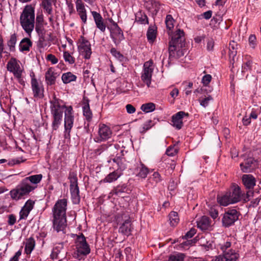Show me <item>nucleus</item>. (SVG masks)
<instances>
[{
	"mask_svg": "<svg viewBox=\"0 0 261 261\" xmlns=\"http://www.w3.org/2000/svg\"><path fill=\"white\" fill-rule=\"evenodd\" d=\"M42 178V175L36 174L31 175L24 178L15 188L10 192L11 198L15 201L24 199L36 188V185L40 182Z\"/></svg>",
	"mask_w": 261,
	"mask_h": 261,
	"instance_id": "nucleus-1",
	"label": "nucleus"
},
{
	"mask_svg": "<svg viewBox=\"0 0 261 261\" xmlns=\"http://www.w3.org/2000/svg\"><path fill=\"white\" fill-rule=\"evenodd\" d=\"M51 114L53 117L51 126L54 130H57L61 124L63 113L66 110V107L64 102L55 96L50 101Z\"/></svg>",
	"mask_w": 261,
	"mask_h": 261,
	"instance_id": "nucleus-2",
	"label": "nucleus"
},
{
	"mask_svg": "<svg viewBox=\"0 0 261 261\" xmlns=\"http://www.w3.org/2000/svg\"><path fill=\"white\" fill-rule=\"evenodd\" d=\"M243 196L244 192L241 188L238 185L233 184L229 191L217 197V201L221 205L226 206L241 201Z\"/></svg>",
	"mask_w": 261,
	"mask_h": 261,
	"instance_id": "nucleus-3",
	"label": "nucleus"
},
{
	"mask_svg": "<svg viewBox=\"0 0 261 261\" xmlns=\"http://www.w3.org/2000/svg\"><path fill=\"white\" fill-rule=\"evenodd\" d=\"M184 32L177 30L171 36L169 42V53L170 57L178 58L183 55L181 48L185 46Z\"/></svg>",
	"mask_w": 261,
	"mask_h": 261,
	"instance_id": "nucleus-4",
	"label": "nucleus"
},
{
	"mask_svg": "<svg viewBox=\"0 0 261 261\" xmlns=\"http://www.w3.org/2000/svg\"><path fill=\"white\" fill-rule=\"evenodd\" d=\"M20 23L24 31L31 36L35 27V10L31 5H27L20 16Z\"/></svg>",
	"mask_w": 261,
	"mask_h": 261,
	"instance_id": "nucleus-5",
	"label": "nucleus"
},
{
	"mask_svg": "<svg viewBox=\"0 0 261 261\" xmlns=\"http://www.w3.org/2000/svg\"><path fill=\"white\" fill-rule=\"evenodd\" d=\"M68 178L72 202L74 204H78L80 202V196L76 174L74 172H70Z\"/></svg>",
	"mask_w": 261,
	"mask_h": 261,
	"instance_id": "nucleus-6",
	"label": "nucleus"
},
{
	"mask_svg": "<svg viewBox=\"0 0 261 261\" xmlns=\"http://www.w3.org/2000/svg\"><path fill=\"white\" fill-rule=\"evenodd\" d=\"M74 116L73 109L71 106H68L65 111L64 115V136L66 138H69L70 132L73 125Z\"/></svg>",
	"mask_w": 261,
	"mask_h": 261,
	"instance_id": "nucleus-7",
	"label": "nucleus"
},
{
	"mask_svg": "<svg viewBox=\"0 0 261 261\" xmlns=\"http://www.w3.org/2000/svg\"><path fill=\"white\" fill-rule=\"evenodd\" d=\"M7 69L13 74L14 77L17 79L21 84L24 83L21 79L23 69L20 66L19 62L15 58L10 59L7 64Z\"/></svg>",
	"mask_w": 261,
	"mask_h": 261,
	"instance_id": "nucleus-8",
	"label": "nucleus"
},
{
	"mask_svg": "<svg viewBox=\"0 0 261 261\" xmlns=\"http://www.w3.org/2000/svg\"><path fill=\"white\" fill-rule=\"evenodd\" d=\"M76 258L81 259V255L86 256L90 252V248L83 234L79 236L76 243Z\"/></svg>",
	"mask_w": 261,
	"mask_h": 261,
	"instance_id": "nucleus-9",
	"label": "nucleus"
},
{
	"mask_svg": "<svg viewBox=\"0 0 261 261\" xmlns=\"http://www.w3.org/2000/svg\"><path fill=\"white\" fill-rule=\"evenodd\" d=\"M78 50L81 55L86 59L90 58L92 54L90 42L83 36H81L77 43Z\"/></svg>",
	"mask_w": 261,
	"mask_h": 261,
	"instance_id": "nucleus-10",
	"label": "nucleus"
},
{
	"mask_svg": "<svg viewBox=\"0 0 261 261\" xmlns=\"http://www.w3.org/2000/svg\"><path fill=\"white\" fill-rule=\"evenodd\" d=\"M153 70L152 60L145 62L144 64L143 70L141 75L142 81L149 87L151 84L152 74Z\"/></svg>",
	"mask_w": 261,
	"mask_h": 261,
	"instance_id": "nucleus-11",
	"label": "nucleus"
},
{
	"mask_svg": "<svg viewBox=\"0 0 261 261\" xmlns=\"http://www.w3.org/2000/svg\"><path fill=\"white\" fill-rule=\"evenodd\" d=\"M239 213L235 209H230L226 212L222 218V223L225 227L233 224L239 219Z\"/></svg>",
	"mask_w": 261,
	"mask_h": 261,
	"instance_id": "nucleus-12",
	"label": "nucleus"
},
{
	"mask_svg": "<svg viewBox=\"0 0 261 261\" xmlns=\"http://www.w3.org/2000/svg\"><path fill=\"white\" fill-rule=\"evenodd\" d=\"M67 203V200L65 199L58 200L53 209V216L66 217Z\"/></svg>",
	"mask_w": 261,
	"mask_h": 261,
	"instance_id": "nucleus-13",
	"label": "nucleus"
},
{
	"mask_svg": "<svg viewBox=\"0 0 261 261\" xmlns=\"http://www.w3.org/2000/svg\"><path fill=\"white\" fill-rule=\"evenodd\" d=\"M112 134V130L109 126L104 124H99L98 136L94 138V140L96 142L105 141L111 137Z\"/></svg>",
	"mask_w": 261,
	"mask_h": 261,
	"instance_id": "nucleus-14",
	"label": "nucleus"
},
{
	"mask_svg": "<svg viewBox=\"0 0 261 261\" xmlns=\"http://www.w3.org/2000/svg\"><path fill=\"white\" fill-rule=\"evenodd\" d=\"M113 28L111 31L110 36L114 43L117 45L124 39L123 33L118 24L115 22H113Z\"/></svg>",
	"mask_w": 261,
	"mask_h": 261,
	"instance_id": "nucleus-15",
	"label": "nucleus"
},
{
	"mask_svg": "<svg viewBox=\"0 0 261 261\" xmlns=\"http://www.w3.org/2000/svg\"><path fill=\"white\" fill-rule=\"evenodd\" d=\"M238 258V254L231 249H228V252H224L223 255L216 256L215 259L212 261H237Z\"/></svg>",
	"mask_w": 261,
	"mask_h": 261,
	"instance_id": "nucleus-16",
	"label": "nucleus"
},
{
	"mask_svg": "<svg viewBox=\"0 0 261 261\" xmlns=\"http://www.w3.org/2000/svg\"><path fill=\"white\" fill-rule=\"evenodd\" d=\"M66 225V217H54L53 228L58 232L60 231L64 232Z\"/></svg>",
	"mask_w": 261,
	"mask_h": 261,
	"instance_id": "nucleus-17",
	"label": "nucleus"
},
{
	"mask_svg": "<svg viewBox=\"0 0 261 261\" xmlns=\"http://www.w3.org/2000/svg\"><path fill=\"white\" fill-rule=\"evenodd\" d=\"M189 114L184 111H179L172 117V122L173 126L175 127L177 129H180L182 125V118L184 116H188Z\"/></svg>",
	"mask_w": 261,
	"mask_h": 261,
	"instance_id": "nucleus-18",
	"label": "nucleus"
},
{
	"mask_svg": "<svg viewBox=\"0 0 261 261\" xmlns=\"http://www.w3.org/2000/svg\"><path fill=\"white\" fill-rule=\"evenodd\" d=\"M34 204L35 201L33 200L29 199L26 201L19 213L20 219H25L27 218L30 212L33 208Z\"/></svg>",
	"mask_w": 261,
	"mask_h": 261,
	"instance_id": "nucleus-19",
	"label": "nucleus"
},
{
	"mask_svg": "<svg viewBox=\"0 0 261 261\" xmlns=\"http://www.w3.org/2000/svg\"><path fill=\"white\" fill-rule=\"evenodd\" d=\"M31 86L34 97L42 98L43 96V89L41 84H39L37 80L34 77L32 79Z\"/></svg>",
	"mask_w": 261,
	"mask_h": 261,
	"instance_id": "nucleus-20",
	"label": "nucleus"
},
{
	"mask_svg": "<svg viewBox=\"0 0 261 261\" xmlns=\"http://www.w3.org/2000/svg\"><path fill=\"white\" fill-rule=\"evenodd\" d=\"M59 74L56 72L54 68L50 67L48 69L45 74V82L47 85L55 84L56 79Z\"/></svg>",
	"mask_w": 261,
	"mask_h": 261,
	"instance_id": "nucleus-21",
	"label": "nucleus"
},
{
	"mask_svg": "<svg viewBox=\"0 0 261 261\" xmlns=\"http://www.w3.org/2000/svg\"><path fill=\"white\" fill-rule=\"evenodd\" d=\"M91 13L93 16L96 27L102 32H104L106 30V26L101 15L96 11H91Z\"/></svg>",
	"mask_w": 261,
	"mask_h": 261,
	"instance_id": "nucleus-22",
	"label": "nucleus"
},
{
	"mask_svg": "<svg viewBox=\"0 0 261 261\" xmlns=\"http://www.w3.org/2000/svg\"><path fill=\"white\" fill-rule=\"evenodd\" d=\"M255 161L254 159L249 158L240 164L241 170L245 173L249 172L255 167Z\"/></svg>",
	"mask_w": 261,
	"mask_h": 261,
	"instance_id": "nucleus-23",
	"label": "nucleus"
},
{
	"mask_svg": "<svg viewBox=\"0 0 261 261\" xmlns=\"http://www.w3.org/2000/svg\"><path fill=\"white\" fill-rule=\"evenodd\" d=\"M82 108L83 115L86 120L88 121H91L92 118V113L90 109L89 100L88 98H84Z\"/></svg>",
	"mask_w": 261,
	"mask_h": 261,
	"instance_id": "nucleus-24",
	"label": "nucleus"
},
{
	"mask_svg": "<svg viewBox=\"0 0 261 261\" xmlns=\"http://www.w3.org/2000/svg\"><path fill=\"white\" fill-rule=\"evenodd\" d=\"M242 181L245 187L249 189H253L256 183L255 178L251 174L243 175Z\"/></svg>",
	"mask_w": 261,
	"mask_h": 261,
	"instance_id": "nucleus-25",
	"label": "nucleus"
},
{
	"mask_svg": "<svg viewBox=\"0 0 261 261\" xmlns=\"http://www.w3.org/2000/svg\"><path fill=\"white\" fill-rule=\"evenodd\" d=\"M46 24H35V31L39 37V42L40 44L44 40L46 31L45 25Z\"/></svg>",
	"mask_w": 261,
	"mask_h": 261,
	"instance_id": "nucleus-26",
	"label": "nucleus"
},
{
	"mask_svg": "<svg viewBox=\"0 0 261 261\" xmlns=\"http://www.w3.org/2000/svg\"><path fill=\"white\" fill-rule=\"evenodd\" d=\"M197 227L202 230H205L210 227V222L209 218L206 216H203L200 220L197 221Z\"/></svg>",
	"mask_w": 261,
	"mask_h": 261,
	"instance_id": "nucleus-27",
	"label": "nucleus"
},
{
	"mask_svg": "<svg viewBox=\"0 0 261 261\" xmlns=\"http://www.w3.org/2000/svg\"><path fill=\"white\" fill-rule=\"evenodd\" d=\"M19 46L20 51H28L32 46V42L29 38H24L20 41Z\"/></svg>",
	"mask_w": 261,
	"mask_h": 261,
	"instance_id": "nucleus-28",
	"label": "nucleus"
},
{
	"mask_svg": "<svg viewBox=\"0 0 261 261\" xmlns=\"http://www.w3.org/2000/svg\"><path fill=\"white\" fill-rule=\"evenodd\" d=\"M119 231L123 234L129 236L131 231V224L129 220H126L120 227Z\"/></svg>",
	"mask_w": 261,
	"mask_h": 261,
	"instance_id": "nucleus-29",
	"label": "nucleus"
},
{
	"mask_svg": "<svg viewBox=\"0 0 261 261\" xmlns=\"http://www.w3.org/2000/svg\"><path fill=\"white\" fill-rule=\"evenodd\" d=\"M239 48V45L234 41H231L229 43V56L230 59H232V60H234V57L236 56L237 54V50Z\"/></svg>",
	"mask_w": 261,
	"mask_h": 261,
	"instance_id": "nucleus-30",
	"label": "nucleus"
},
{
	"mask_svg": "<svg viewBox=\"0 0 261 261\" xmlns=\"http://www.w3.org/2000/svg\"><path fill=\"white\" fill-rule=\"evenodd\" d=\"M121 173L116 170L109 174L103 180L104 182H112L116 180L120 176Z\"/></svg>",
	"mask_w": 261,
	"mask_h": 261,
	"instance_id": "nucleus-31",
	"label": "nucleus"
},
{
	"mask_svg": "<svg viewBox=\"0 0 261 261\" xmlns=\"http://www.w3.org/2000/svg\"><path fill=\"white\" fill-rule=\"evenodd\" d=\"M35 246V241L34 239L31 237L28 239L25 242V252L27 254L31 253Z\"/></svg>",
	"mask_w": 261,
	"mask_h": 261,
	"instance_id": "nucleus-32",
	"label": "nucleus"
},
{
	"mask_svg": "<svg viewBox=\"0 0 261 261\" xmlns=\"http://www.w3.org/2000/svg\"><path fill=\"white\" fill-rule=\"evenodd\" d=\"M174 19L171 15L168 14L166 16L165 19V23L166 25L167 29L168 30V34L169 36L171 35L172 30L174 28Z\"/></svg>",
	"mask_w": 261,
	"mask_h": 261,
	"instance_id": "nucleus-33",
	"label": "nucleus"
},
{
	"mask_svg": "<svg viewBox=\"0 0 261 261\" xmlns=\"http://www.w3.org/2000/svg\"><path fill=\"white\" fill-rule=\"evenodd\" d=\"M137 175L143 178H146L149 173L148 168L142 163L137 168Z\"/></svg>",
	"mask_w": 261,
	"mask_h": 261,
	"instance_id": "nucleus-34",
	"label": "nucleus"
},
{
	"mask_svg": "<svg viewBox=\"0 0 261 261\" xmlns=\"http://www.w3.org/2000/svg\"><path fill=\"white\" fill-rule=\"evenodd\" d=\"M76 76L70 72L64 73L62 75V80L64 84H68L71 82L75 81Z\"/></svg>",
	"mask_w": 261,
	"mask_h": 261,
	"instance_id": "nucleus-35",
	"label": "nucleus"
},
{
	"mask_svg": "<svg viewBox=\"0 0 261 261\" xmlns=\"http://www.w3.org/2000/svg\"><path fill=\"white\" fill-rule=\"evenodd\" d=\"M136 21L141 24H146L148 23L147 16L142 12H138L136 14Z\"/></svg>",
	"mask_w": 261,
	"mask_h": 261,
	"instance_id": "nucleus-36",
	"label": "nucleus"
},
{
	"mask_svg": "<svg viewBox=\"0 0 261 261\" xmlns=\"http://www.w3.org/2000/svg\"><path fill=\"white\" fill-rule=\"evenodd\" d=\"M155 109V105L152 102H148L143 104L141 107L142 111L145 113H149L153 111Z\"/></svg>",
	"mask_w": 261,
	"mask_h": 261,
	"instance_id": "nucleus-37",
	"label": "nucleus"
},
{
	"mask_svg": "<svg viewBox=\"0 0 261 261\" xmlns=\"http://www.w3.org/2000/svg\"><path fill=\"white\" fill-rule=\"evenodd\" d=\"M170 223L171 226H175L179 222L178 214L175 212H171L169 215Z\"/></svg>",
	"mask_w": 261,
	"mask_h": 261,
	"instance_id": "nucleus-38",
	"label": "nucleus"
},
{
	"mask_svg": "<svg viewBox=\"0 0 261 261\" xmlns=\"http://www.w3.org/2000/svg\"><path fill=\"white\" fill-rule=\"evenodd\" d=\"M17 41V37L15 34H12L10 39L7 42V45L9 47L10 51L15 50V46Z\"/></svg>",
	"mask_w": 261,
	"mask_h": 261,
	"instance_id": "nucleus-39",
	"label": "nucleus"
},
{
	"mask_svg": "<svg viewBox=\"0 0 261 261\" xmlns=\"http://www.w3.org/2000/svg\"><path fill=\"white\" fill-rule=\"evenodd\" d=\"M156 30L152 28H149L147 32V37L150 43H152L156 38Z\"/></svg>",
	"mask_w": 261,
	"mask_h": 261,
	"instance_id": "nucleus-40",
	"label": "nucleus"
},
{
	"mask_svg": "<svg viewBox=\"0 0 261 261\" xmlns=\"http://www.w3.org/2000/svg\"><path fill=\"white\" fill-rule=\"evenodd\" d=\"M42 7L48 14H52L53 8L50 0H44L42 2Z\"/></svg>",
	"mask_w": 261,
	"mask_h": 261,
	"instance_id": "nucleus-41",
	"label": "nucleus"
},
{
	"mask_svg": "<svg viewBox=\"0 0 261 261\" xmlns=\"http://www.w3.org/2000/svg\"><path fill=\"white\" fill-rule=\"evenodd\" d=\"M75 5L78 14L87 12L84 4L82 0H76Z\"/></svg>",
	"mask_w": 261,
	"mask_h": 261,
	"instance_id": "nucleus-42",
	"label": "nucleus"
},
{
	"mask_svg": "<svg viewBox=\"0 0 261 261\" xmlns=\"http://www.w3.org/2000/svg\"><path fill=\"white\" fill-rule=\"evenodd\" d=\"M185 255L181 253H178L175 255H170L168 261H184Z\"/></svg>",
	"mask_w": 261,
	"mask_h": 261,
	"instance_id": "nucleus-43",
	"label": "nucleus"
},
{
	"mask_svg": "<svg viewBox=\"0 0 261 261\" xmlns=\"http://www.w3.org/2000/svg\"><path fill=\"white\" fill-rule=\"evenodd\" d=\"M63 58L65 62L69 64H73L75 62V59L68 51H64Z\"/></svg>",
	"mask_w": 261,
	"mask_h": 261,
	"instance_id": "nucleus-44",
	"label": "nucleus"
},
{
	"mask_svg": "<svg viewBox=\"0 0 261 261\" xmlns=\"http://www.w3.org/2000/svg\"><path fill=\"white\" fill-rule=\"evenodd\" d=\"M111 53L114 57H115L120 61H123L124 59L123 56L119 51H117L115 48H112L111 49Z\"/></svg>",
	"mask_w": 261,
	"mask_h": 261,
	"instance_id": "nucleus-45",
	"label": "nucleus"
},
{
	"mask_svg": "<svg viewBox=\"0 0 261 261\" xmlns=\"http://www.w3.org/2000/svg\"><path fill=\"white\" fill-rule=\"evenodd\" d=\"M212 100H213L212 97L210 95H208L207 97H206L204 98H202L201 99H200L199 102H200L201 106L205 108L208 106L210 101Z\"/></svg>",
	"mask_w": 261,
	"mask_h": 261,
	"instance_id": "nucleus-46",
	"label": "nucleus"
},
{
	"mask_svg": "<svg viewBox=\"0 0 261 261\" xmlns=\"http://www.w3.org/2000/svg\"><path fill=\"white\" fill-rule=\"evenodd\" d=\"M126 188L122 186H117L116 188L112 190L111 194L116 195H120L121 193L125 192Z\"/></svg>",
	"mask_w": 261,
	"mask_h": 261,
	"instance_id": "nucleus-47",
	"label": "nucleus"
},
{
	"mask_svg": "<svg viewBox=\"0 0 261 261\" xmlns=\"http://www.w3.org/2000/svg\"><path fill=\"white\" fill-rule=\"evenodd\" d=\"M178 152V150L174 146H170L166 150V154L168 156H173L175 155Z\"/></svg>",
	"mask_w": 261,
	"mask_h": 261,
	"instance_id": "nucleus-48",
	"label": "nucleus"
},
{
	"mask_svg": "<svg viewBox=\"0 0 261 261\" xmlns=\"http://www.w3.org/2000/svg\"><path fill=\"white\" fill-rule=\"evenodd\" d=\"M220 249L222 251L223 253L224 252H228L227 250L229 249L231 246V242L229 241H226L223 244L219 245Z\"/></svg>",
	"mask_w": 261,
	"mask_h": 261,
	"instance_id": "nucleus-49",
	"label": "nucleus"
},
{
	"mask_svg": "<svg viewBox=\"0 0 261 261\" xmlns=\"http://www.w3.org/2000/svg\"><path fill=\"white\" fill-rule=\"evenodd\" d=\"M252 66V61H248L244 63L242 67V72H245L246 71L250 70Z\"/></svg>",
	"mask_w": 261,
	"mask_h": 261,
	"instance_id": "nucleus-50",
	"label": "nucleus"
},
{
	"mask_svg": "<svg viewBox=\"0 0 261 261\" xmlns=\"http://www.w3.org/2000/svg\"><path fill=\"white\" fill-rule=\"evenodd\" d=\"M46 59L53 64H56L58 62V59L53 54H48L46 56Z\"/></svg>",
	"mask_w": 261,
	"mask_h": 261,
	"instance_id": "nucleus-51",
	"label": "nucleus"
},
{
	"mask_svg": "<svg viewBox=\"0 0 261 261\" xmlns=\"http://www.w3.org/2000/svg\"><path fill=\"white\" fill-rule=\"evenodd\" d=\"M150 179L153 180L156 184L162 181V177L160 174L157 172H154Z\"/></svg>",
	"mask_w": 261,
	"mask_h": 261,
	"instance_id": "nucleus-52",
	"label": "nucleus"
},
{
	"mask_svg": "<svg viewBox=\"0 0 261 261\" xmlns=\"http://www.w3.org/2000/svg\"><path fill=\"white\" fill-rule=\"evenodd\" d=\"M114 162L117 163V164L118 165V168L120 170H123L125 169L126 166H125V164H123L121 159H120L119 158L114 159Z\"/></svg>",
	"mask_w": 261,
	"mask_h": 261,
	"instance_id": "nucleus-53",
	"label": "nucleus"
},
{
	"mask_svg": "<svg viewBox=\"0 0 261 261\" xmlns=\"http://www.w3.org/2000/svg\"><path fill=\"white\" fill-rule=\"evenodd\" d=\"M211 80L212 76L210 74H206L203 76L202 83L204 85L207 86L211 82Z\"/></svg>",
	"mask_w": 261,
	"mask_h": 261,
	"instance_id": "nucleus-54",
	"label": "nucleus"
},
{
	"mask_svg": "<svg viewBox=\"0 0 261 261\" xmlns=\"http://www.w3.org/2000/svg\"><path fill=\"white\" fill-rule=\"evenodd\" d=\"M253 192L252 191H247L246 194L244 193L242 200L245 202L248 201L250 200V197L253 196Z\"/></svg>",
	"mask_w": 261,
	"mask_h": 261,
	"instance_id": "nucleus-55",
	"label": "nucleus"
},
{
	"mask_svg": "<svg viewBox=\"0 0 261 261\" xmlns=\"http://www.w3.org/2000/svg\"><path fill=\"white\" fill-rule=\"evenodd\" d=\"M196 232V230L195 228H192L186 233L184 238L186 239H190L193 237Z\"/></svg>",
	"mask_w": 261,
	"mask_h": 261,
	"instance_id": "nucleus-56",
	"label": "nucleus"
},
{
	"mask_svg": "<svg viewBox=\"0 0 261 261\" xmlns=\"http://www.w3.org/2000/svg\"><path fill=\"white\" fill-rule=\"evenodd\" d=\"M36 23L46 24L44 22V16L42 13L37 15L36 19Z\"/></svg>",
	"mask_w": 261,
	"mask_h": 261,
	"instance_id": "nucleus-57",
	"label": "nucleus"
},
{
	"mask_svg": "<svg viewBox=\"0 0 261 261\" xmlns=\"http://www.w3.org/2000/svg\"><path fill=\"white\" fill-rule=\"evenodd\" d=\"M256 39V37L254 35H251L249 37V42L252 48L255 47Z\"/></svg>",
	"mask_w": 261,
	"mask_h": 261,
	"instance_id": "nucleus-58",
	"label": "nucleus"
},
{
	"mask_svg": "<svg viewBox=\"0 0 261 261\" xmlns=\"http://www.w3.org/2000/svg\"><path fill=\"white\" fill-rule=\"evenodd\" d=\"M126 109L127 112L129 114H133L135 113L136 111L135 108L132 105L128 104L126 106Z\"/></svg>",
	"mask_w": 261,
	"mask_h": 261,
	"instance_id": "nucleus-59",
	"label": "nucleus"
},
{
	"mask_svg": "<svg viewBox=\"0 0 261 261\" xmlns=\"http://www.w3.org/2000/svg\"><path fill=\"white\" fill-rule=\"evenodd\" d=\"M251 119L250 115L249 116H245L243 118V123L245 125H248L251 123Z\"/></svg>",
	"mask_w": 261,
	"mask_h": 261,
	"instance_id": "nucleus-60",
	"label": "nucleus"
},
{
	"mask_svg": "<svg viewBox=\"0 0 261 261\" xmlns=\"http://www.w3.org/2000/svg\"><path fill=\"white\" fill-rule=\"evenodd\" d=\"M16 222L15 217L13 215H10L9 216L8 223L9 225H12Z\"/></svg>",
	"mask_w": 261,
	"mask_h": 261,
	"instance_id": "nucleus-61",
	"label": "nucleus"
},
{
	"mask_svg": "<svg viewBox=\"0 0 261 261\" xmlns=\"http://www.w3.org/2000/svg\"><path fill=\"white\" fill-rule=\"evenodd\" d=\"M78 14L80 16V17L81 19L82 22L84 24H86L87 23V12L81 13H79Z\"/></svg>",
	"mask_w": 261,
	"mask_h": 261,
	"instance_id": "nucleus-62",
	"label": "nucleus"
},
{
	"mask_svg": "<svg viewBox=\"0 0 261 261\" xmlns=\"http://www.w3.org/2000/svg\"><path fill=\"white\" fill-rule=\"evenodd\" d=\"M214 46V41L213 39L208 40L207 42V49L208 50H212Z\"/></svg>",
	"mask_w": 261,
	"mask_h": 261,
	"instance_id": "nucleus-63",
	"label": "nucleus"
},
{
	"mask_svg": "<svg viewBox=\"0 0 261 261\" xmlns=\"http://www.w3.org/2000/svg\"><path fill=\"white\" fill-rule=\"evenodd\" d=\"M21 254V250H18L16 252L15 255L11 258L9 261H18L19 257Z\"/></svg>",
	"mask_w": 261,
	"mask_h": 261,
	"instance_id": "nucleus-64",
	"label": "nucleus"
}]
</instances>
